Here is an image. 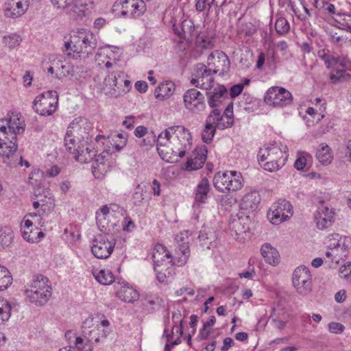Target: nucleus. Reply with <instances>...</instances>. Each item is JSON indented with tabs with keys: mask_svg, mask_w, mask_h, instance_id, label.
<instances>
[{
	"mask_svg": "<svg viewBox=\"0 0 351 351\" xmlns=\"http://www.w3.org/2000/svg\"><path fill=\"white\" fill-rule=\"evenodd\" d=\"M229 173L227 171L225 172H218L217 173L213 178V184L215 189L222 193H227V180L230 178Z\"/></svg>",
	"mask_w": 351,
	"mask_h": 351,
	"instance_id": "nucleus-33",
	"label": "nucleus"
},
{
	"mask_svg": "<svg viewBox=\"0 0 351 351\" xmlns=\"http://www.w3.org/2000/svg\"><path fill=\"white\" fill-rule=\"evenodd\" d=\"M36 198L39 199L41 204V209L44 212L49 211L53 209L55 206L54 199L51 194L47 191H44L43 194L36 195Z\"/></svg>",
	"mask_w": 351,
	"mask_h": 351,
	"instance_id": "nucleus-34",
	"label": "nucleus"
},
{
	"mask_svg": "<svg viewBox=\"0 0 351 351\" xmlns=\"http://www.w3.org/2000/svg\"><path fill=\"white\" fill-rule=\"evenodd\" d=\"M132 84L127 75L121 71L109 73L104 80L103 90L107 95L113 97H120L128 93Z\"/></svg>",
	"mask_w": 351,
	"mask_h": 351,
	"instance_id": "nucleus-5",
	"label": "nucleus"
},
{
	"mask_svg": "<svg viewBox=\"0 0 351 351\" xmlns=\"http://www.w3.org/2000/svg\"><path fill=\"white\" fill-rule=\"evenodd\" d=\"M13 238V232L10 228H0V250L10 245Z\"/></svg>",
	"mask_w": 351,
	"mask_h": 351,
	"instance_id": "nucleus-44",
	"label": "nucleus"
},
{
	"mask_svg": "<svg viewBox=\"0 0 351 351\" xmlns=\"http://www.w3.org/2000/svg\"><path fill=\"white\" fill-rule=\"evenodd\" d=\"M267 64L269 66H276L280 62V57L274 49H269L266 54Z\"/></svg>",
	"mask_w": 351,
	"mask_h": 351,
	"instance_id": "nucleus-53",
	"label": "nucleus"
},
{
	"mask_svg": "<svg viewBox=\"0 0 351 351\" xmlns=\"http://www.w3.org/2000/svg\"><path fill=\"white\" fill-rule=\"evenodd\" d=\"M184 107L191 112L199 114L206 109L204 95L195 88L187 90L183 95Z\"/></svg>",
	"mask_w": 351,
	"mask_h": 351,
	"instance_id": "nucleus-16",
	"label": "nucleus"
},
{
	"mask_svg": "<svg viewBox=\"0 0 351 351\" xmlns=\"http://www.w3.org/2000/svg\"><path fill=\"white\" fill-rule=\"evenodd\" d=\"M97 46L95 35L86 29H79L65 42L64 51L66 56L73 59H85L92 55Z\"/></svg>",
	"mask_w": 351,
	"mask_h": 351,
	"instance_id": "nucleus-2",
	"label": "nucleus"
},
{
	"mask_svg": "<svg viewBox=\"0 0 351 351\" xmlns=\"http://www.w3.org/2000/svg\"><path fill=\"white\" fill-rule=\"evenodd\" d=\"M265 62L267 63L266 54L264 52L261 51L259 53L258 56L256 68L258 70H262Z\"/></svg>",
	"mask_w": 351,
	"mask_h": 351,
	"instance_id": "nucleus-64",
	"label": "nucleus"
},
{
	"mask_svg": "<svg viewBox=\"0 0 351 351\" xmlns=\"http://www.w3.org/2000/svg\"><path fill=\"white\" fill-rule=\"evenodd\" d=\"M119 4L121 14L129 18H138L146 11L145 0H119Z\"/></svg>",
	"mask_w": 351,
	"mask_h": 351,
	"instance_id": "nucleus-18",
	"label": "nucleus"
},
{
	"mask_svg": "<svg viewBox=\"0 0 351 351\" xmlns=\"http://www.w3.org/2000/svg\"><path fill=\"white\" fill-rule=\"evenodd\" d=\"M12 282V278L8 269L0 265V291L7 289Z\"/></svg>",
	"mask_w": 351,
	"mask_h": 351,
	"instance_id": "nucleus-43",
	"label": "nucleus"
},
{
	"mask_svg": "<svg viewBox=\"0 0 351 351\" xmlns=\"http://www.w3.org/2000/svg\"><path fill=\"white\" fill-rule=\"evenodd\" d=\"M96 152L95 148L85 141L82 145H77V152L73 156L76 160L82 163H88L94 159Z\"/></svg>",
	"mask_w": 351,
	"mask_h": 351,
	"instance_id": "nucleus-23",
	"label": "nucleus"
},
{
	"mask_svg": "<svg viewBox=\"0 0 351 351\" xmlns=\"http://www.w3.org/2000/svg\"><path fill=\"white\" fill-rule=\"evenodd\" d=\"M270 318H271L272 322L274 323V326L280 330H282L286 326V321L285 319H280L278 316L275 315V308H272V313L271 314Z\"/></svg>",
	"mask_w": 351,
	"mask_h": 351,
	"instance_id": "nucleus-56",
	"label": "nucleus"
},
{
	"mask_svg": "<svg viewBox=\"0 0 351 351\" xmlns=\"http://www.w3.org/2000/svg\"><path fill=\"white\" fill-rule=\"evenodd\" d=\"M216 112H210L206 118L205 128L202 134V140L204 143H210L215 136L216 127L214 126L215 121H217Z\"/></svg>",
	"mask_w": 351,
	"mask_h": 351,
	"instance_id": "nucleus-26",
	"label": "nucleus"
},
{
	"mask_svg": "<svg viewBox=\"0 0 351 351\" xmlns=\"http://www.w3.org/2000/svg\"><path fill=\"white\" fill-rule=\"evenodd\" d=\"M261 202V195L256 191L247 193L242 198L241 208L247 211L256 210Z\"/></svg>",
	"mask_w": 351,
	"mask_h": 351,
	"instance_id": "nucleus-24",
	"label": "nucleus"
},
{
	"mask_svg": "<svg viewBox=\"0 0 351 351\" xmlns=\"http://www.w3.org/2000/svg\"><path fill=\"white\" fill-rule=\"evenodd\" d=\"M256 32V29L254 25L251 23H245L241 24L237 30L239 34H244L247 36H252Z\"/></svg>",
	"mask_w": 351,
	"mask_h": 351,
	"instance_id": "nucleus-49",
	"label": "nucleus"
},
{
	"mask_svg": "<svg viewBox=\"0 0 351 351\" xmlns=\"http://www.w3.org/2000/svg\"><path fill=\"white\" fill-rule=\"evenodd\" d=\"M51 286L46 276L38 275L30 282L24 291L27 299L36 306L45 305L51 296Z\"/></svg>",
	"mask_w": 351,
	"mask_h": 351,
	"instance_id": "nucleus-4",
	"label": "nucleus"
},
{
	"mask_svg": "<svg viewBox=\"0 0 351 351\" xmlns=\"http://www.w3.org/2000/svg\"><path fill=\"white\" fill-rule=\"evenodd\" d=\"M206 160V156L204 154L195 156L193 158H188L186 162V169L188 171L197 170L200 169Z\"/></svg>",
	"mask_w": 351,
	"mask_h": 351,
	"instance_id": "nucleus-41",
	"label": "nucleus"
},
{
	"mask_svg": "<svg viewBox=\"0 0 351 351\" xmlns=\"http://www.w3.org/2000/svg\"><path fill=\"white\" fill-rule=\"evenodd\" d=\"M214 74L212 68L208 69L204 64L198 63L194 67L190 82L195 87L211 90L214 86Z\"/></svg>",
	"mask_w": 351,
	"mask_h": 351,
	"instance_id": "nucleus-9",
	"label": "nucleus"
},
{
	"mask_svg": "<svg viewBox=\"0 0 351 351\" xmlns=\"http://www.w3.org/2000/svg\"><path fill=\"white\" fill-rule=\"evenodd\" d=\"M230 178L227 180V193L240 190L243 186V179L241 173L236 171H228Z\"/></svg>",
	"mask_w": 351,
	"mask_h": 351,
	"instance_id": "nucleus-29",
	"label": "nucleus"
},
{
	"mask_svg": "<svg viewBox=\"0 0 351 351\" xmlns=\"http://www.w3.org/2000/svg\"><path fill=\"white\" fill-rule=\"evenodd\" d=\"M210 191V184L206 178L202 179L197 185L195 190L194 206L206 203L208 199V193Z\"/></svg>",
	"mask_w": 351,
	"mask_h": 351,
	"instance_id": "nucleus-27",
	"label": "nucleus"
},
{
	"mask_svg": "<svg viewBox=\"0 0 351 351\" xmlns=\"http://www.w3.org/2000/svg\"><path fill=\"white\" fill-rule=\"evenodd\" d=\"M212 5L211 0H197L195 8L199 12H206L208 15Z\"/></svg>",
	"mask_w": 351,
	"mask_h": 351,
	"instance_id": "nucleus-54",
	"label": "nucleus"
},
{
	"mask_svg": "<svg viewBox=\"0 0 351 351\" xmlns=\"http://www.w3.org/2000/svg\"><path fill=\"white\" fill-rule=\"evenodd\" d=\"M250 219L246 217H235L232 219L229 223V228L235 235H241L247 233L250 230Z\"/></svg>",
	"mask_w": 351,
	"mask_h": 351,
	"instance_id": "nucleus-25",
	"label": "nucleus"
},
{
	"mask_svg": "<svg viewBox=\"0 0 351 351\" xmlns=\"http://www.w3.org/2000/svg\"><path fill=\"white\" fill-rule=\"evenodd\" d=\"M257 158L258 162L267 161H276L285 162L282 149L276 144L264 146L260 148Z\"/></svg>",
	"mask_w": 351,
	"mask_h": 351,
	"instance_id": "nucleus-19",
	"label": "nucleus"
},
{
	"mask_svg": "<svg viewBox=\"0 0 351 351\" xmlns=\"http://www.w3.org/2000/svg\"><path fill=\"white\" fill-rule=\"evenodd\" d=\"M74 344H75V348H73L74 349L76 348L78 351H93V346L91 345L90 341H88V339L86 341V346L88 347L87 350H83V347L84 346L85 343H84V339L80 337H75Z\"/></svg>",
	"mask_w": 351,
	"mask_h": 351,
	"instance_id": "nucleus-55",
	"label": "nucleus"
},
{
	"mask_svg": "<svg viewBox=\"0 0 351 351\" xmlns=\"http://www.w3.org/2000/svg\"><path fill=\"white\" fill-rule=\"evenodd\" d=\"M265 101L274 107L283 108L292 103V95L287 89L274 86L269 88L265 96Z\"/></svg>",
	"mask_w": 351,
	"mask_h": 351,
	"instance_id": "nucleus-15",
	"label": "nucleus"
},
{
	"mask_svg": "<svg viewBox=\"0 0 351 351\" xmlns=\"http://www.w3.org/2000/svg\"><path fill=\"white\" fill-rule=\"evenodd\" d=\"M329 330L335 334L341 333L345 327L343 324L337 322H331L328 324Z\"/></svg>",
	"mask_w": 351,
	"mask_h": 351,
	"instance_id": "nucleus-61",
	"label": "nucleus"
},
{
	"mask_svg": "<svg viewBox=\"0 0 351 351\" xmlns=\"http://www.w3.org/2000/svg\"><path fill=\"white\" fill-rule=\"evenodd\" d=\"M56 77L61 79L63 77L73 76L75 72V67L69 64H63L62 62L58 60L56 64Z\"/></svg>",
	"mask_w": 351,
	"mask_h": 351,
	"instance_id": "nucleus-35",
	"label": "nucleus"
},
{
	"mask_svg": "<svg viewBox=\"0 0 351 351\" xmlns=\"http://www.w3.org/2000/svg\"><path fill=\"white\" fill-rule=\"evenodd\" d=\"M11 315V305L5 302L0 306V324L8 321Z\"/></svg>",
	"mask_w": 351,
	"mask_h": 351,
	"instance_id": "nucleus-50",
	"label": "nucleus"
},
{
	"mask_svg": "<svg viewBox=\"0 0 351 351\" xmlns=\"http://www.w3.org/2000/svg\"><path fill=\"white\" fill-rule=\"evenodd\" d=\"M206 95L208 106L212 108L219 106L224 99L228 98L227 89L223 85L215 87L213 90H207Z\"/></svg>",
	"mask_w": 351,
	"mask_h": 351,
	"instance_id": "nucleus-22",
	"label": "nucleus"
},
{
	"mask_svg": "<svg viewBox=\"0 0 351 351\" xmlns=\"http://www.w3.org/2000/svg\"><path fill=\"white\" fill-rule=\"evenodd\" d=\"M189 241H186V243H178L177 248L180 253L182 254V256L179 257L176 261V265L178 267L184 266L188 261L190 256L189 250Z\"/></svg>",
	"mask_w": 351,
	"mask_h": 351,
	"instance_id": "nucleus-40",
	"label": "nucleus"
},
{
	"mask_svg": "<svg viewBox=\"0 0 351 351\" xmlns=\"http://www.w3.org/2000/svg\"><path fill=\"white\" fill-rule=\"evenodd\" d=\"M315 216L317 227L320 230L328 228L333 223L334 212L332 208L324 206L323 202Z\"/></svg>",
	"mask_w": 351,
	"mask_h": 351,
	"instance_id": "nucleus-21",
	"label": "nucleus"
},
{
	"mask_svg": "<svg viewBox=\"0 0 351 351\" xmlns=\"http://www.w3.org/2000/svg\"><path fill=\"white\" fill-rule=\"evenodd\" d=\"M275 29L279 35H285L290 29L289 23L285 18L279 17L276 21Z\"/></svg>",
	"mask_w": 351,
	"mask_h": 351,
	"instance_id": "nucleus-45",
	"label": "nucleus"
},
{
	"mask_svg": "<svg viewBox=\"0 0 351 351\" xmlns=\"http://www.w3.org/2000/svg\"><path fill=\"white\" fill-rule=\"evenodd\" d=\"M191 148V136L182 125L169 127L163 130L157 138V151L163 160L178 162Z\"/></svg>",
	"mask_w": 351,
	"mask_h": 351,
	"instance_id": "nucleus-1",
	"label": "nucleus"
},
{
	"mask_svg": "<svg viewBox=\"0 0 351 351\" xmlns=\"http://www.w3.org/2000/svg\"><path fill=\"white\" fill-rule=\"evenodd\" d=\"M152 259L154 262V267L155 266H173L176 265V262L173 261V256L168 251L167 247L160 243H157L152 253Z\"/></svg>",
	"mask_w": 351,
	"mask_h": 351,
	"instance_id": "nucleus-20",
	"label": "nucleus"
},
{
	"mask_svg": "<svg viewBox=\"0 0 351 351\" xmlns=\"http://www.w3.org/2000/svg\"><path fill=\"white\" fill-rule=\"evenodd\" d=\"M13 6H15L16 8H14V12H11V14L13 17H17L22 15L25 12V11L27 9L28 3L27 1L23 3L20 1L13 3L12 7Z\"/></svg>",
	"mask_w": 351,
	"mask_h": 351,
	"instance_id": "nucleus-51",
	"label": "nucleus"
},
{
	"mask_svg": "<svg viewBox=\"0 0 351 351\" xmlns=\"http://www.w3.org/2000/svg\"><path fill=\"white\" fill-rule=\"evenodd\" d=\"M338 64L348 71H351V59L348 56H339Z\"/></svg>",
	"mask_w": 351,
	"mask_h": 351,
	"instance_id": "nucleus-63",
	"label": "nucleus"
},
{
	"mask_svg": "<svg viewBox=\"0 0 351 351\" xmlns=\"http://www.w3.org/2000/svg\"><path fill=\"white\" fill-rule=\"evenodd\" d=\"M116 244V240L112 235L107 234H97L93 241L91 251L97 258L105 259L112 253Z\"/></svg>",
	"mask_w": 351,
	"mask_h": 351,
	"instance_id": "nucleus-8",
	"label": "nucleus"
},
{
	"mask_svg": "<svg viewBox=\"0 0 351 351\" xmlns=\"http://www.w3.org/2000/svg\"><path fill=\"white\" fill-rule=\"evenodd\" d=\"M216 112L217 121H215L214 126L219 130H224L232 126L234 121L232 119H226L223 115H221V110L217 108L213 109L210 112Z\"/></svg>",
	"mask_w": 351,
	"mask_h": 351,
	"instance_id": "nucleus-38",
	"label": "nucleus"
},
{
	"mask_svg": "<svg viewBox=\"0 0 351 351\" xmlns=\"http://www.w3.org/2000/svg\"><path fill=\"white\" fill-rule=\"evenodd\" d=\"M175 84L171 81H167L159 84L155 90V96L160 100H163L173 95Z\"/></svg>",
	"mask_w": 351,
	"mask_h": 351,
	"instance_id": "nucleus-31",
	"label": "nucleus"
},
{
	"mask_svg": "<svg viewBox=\"0 0 351 351\" xmlns=\"http://www.w3.org/2000/svg\"><path fill=\"white\" fill-rule=\"evenodd\" d=\"M325 244L328 248L326 256L330 258L332 261L338 263L346 256L350 239L339 234H332L326 238Z\"/></svg>",
	"mask_w": 351,
	"mask_h": 351,
	"instance_id": "nucleus-6",
	"label": "nucleus"
},
{
	"mask_svg": "<svg viewBox=\"0 0 351 351\" xmlns=\"http://www.w3.org/2000/svg\"><path fill=\"white\" fill-rule=\"evenodd\" d=\"M157 280L161 283H169L173 279L174 269L173 266H162L154 267Z\"/></svg>",
	"mask_w": 351,
	"mask_h": 351,
	"instance_id": "nucleus-30",
	"label": "nucleus"
},
{
	"mask_svg": "<svg viewBox=\"0 0 351 351\" xmlns=\"http://www.w3.org/2000/svg\"><path fill=\"white\" fill-rule=\"evenodd\" d=\"M84 134L85 129L77 122L73 121L69 124L64 136V146L69 153L75 154L77 145H82L85 142Z\"/></svg>",
	"mask_w": 351,
	"mask_h": 351,
	"instance_id": "nucleus-10",
	"label": "nucleus"
},
{
	"mask_svg": "<svg viewBox=\"0 0 351 351\" xmlns=\"http://www.w3.org/2000/svg\"><path fill=\"white\" fill-rule=\"evenodd\" d=\"M261 252L266 263L277 265L280 262L279 253L270 243H266L261 246Z\"/></svg>",
	"mask_w": 351,
	"mask_h": 351,
	"instance_id": "nucleus-28",
	"label": "nucleus"
},
{
	"mask_svg": "<svg viewBox=\"0 0 351 351\" xmlns=\"http://www.w3.org/2000/svg\"><path fill=\"white\" fill-rule=\"evenodd\" d=\"M293 215V206L289 202L280 199L272 204L267 215L271 223L278 225Z\"/></svg>",
	"mask_w": 351,
	"mask_h": 351,
	"instance_id": "nucleus-13",
	"label": "nucleus"
},
{
	"mask_svg": "<svg viewBox=\"0 0 351 351\" xmlns=\"http://www.w3.org/2000/svg\"><path fill=\"white\" fill-rule=\"evenodd\" d=\"M83 334L88 341H94L99 343L105 339L110 333L109 329H101L99 325V315L97 317L89 316L83 322Z\"/></svg>",
	"mask_w": 351,
	"mask_h": 351,
	"instance_id": "nucleus-12",
	"label": "nucleus"
},
{
	"mask_svg": "<svg viewBox=\"0 0 351 351\" xmlns=\"http://www.w3.org/2000/svg\"><path fill=\"white\" fill-rule=\"evenodd\" d=\"M93 276L98 282L104 285H110L114 281V276L110 270L101 269L99 271H94Z\"/></svg>",
	"mask_w": 351,
	"mask_h": 351,
	"instance_id": "nucleus-37",
	"label": "nucleus"
},
{
	"mask_svg": "<svg viewBox=\"0 0 351 351\" xmlns=\"http://www.w3.org/2000/svg\"><path fill=\"white\" fill-rule=\"evenodd\" d=\"M113 144H112L117 152H120L126 145L128 138L127 134L119 133L112 138Z\"/></svg>",
	"mask_w": 351,
	"mask_h": 351,
	"instance_id": "nucleus-47",
	"label": "nucleus"
},
{
	"mask_svg": "<svg viewBox=\"0 0 351 351\" xmlns=\"http://www.w3.org/2000/svg\"><path fill=\"white\" fill-rule=\"evenodd\" d=\"M136 226L132 221V219L127 216L124 218L123 221L122 222V228L123 231L127 232H132L135 228Z\"/></svg>",
	"mask_w": 351,
	"mask_h": 351,
	"instance_id": "nucleus-59",
	"label": "nucleus"
},
{
	"mask_svg": "<svg viewBox=\"0 0 351 351\" xmlns=\"http://www.w3.org/2000/svg\"><path fill=\"white\" fill-rule=\"evenodd\" d=\"M113 215V213L110 212V208L108 206H103L99 212L96 213L97 224L101 232L106 231L104 225L105 220L106 218H109Z\"/></svg>",
	"mask_w": 351,
	"mask_h": 351,
	"instance_id": "nucleus-36",
	"label": "nucleus"
},
{
	"mask_svg": "<svg viewBox=\"0 0 351 351\" xmlns=\"http://www.w3.org/2000/svg\"><path fill=\"white\" fill-rule=\"evenodd\" d=\"M119 296L125 302L133 303L138 298V293L132 287L128 286L121 289Z\"/></svg>",
	"mask_w": 351,
	"mask_h": 351,
	"instance_id": "nucleus-39",
	"label": "nucleus"
},
{
	"mask_svg": "<svg viewBox=\"0 0 351 351\" xmlns=\"http://www.w3.org/2000/svg\"><path fill=\"white\" fill-rule=\"evenodd\" d=\"M308 156L306 153L299 156L294 162V167L298 170H303L306 165V157Z\"/></svg>",
	"mask_w": 351,
	"mask_h": 351,
	"instance_id": "nucleus-60",
	"label": "nucleus"
},
{
	"mask_svg": "<svg viewBox=\"0 0 351 351\" xmlns=\"http://www.w3.org/2000/svg\"><path fill=\"white\" fill-rule=\"evenodd\" d=\"M244 85L241 84H237L233 85L230 90V95L231 98H235L239 96L243 91Z\"/></svg>",
	"mask_w": 351,
	"mask_h": 351,
	"instance_id": "nucleus-62",
	"label": "nucleus"
},
{
	"mask_svg": "<svg viewBox=\"0 0 351 351\" xmlns=\"http://www.w3.org/2000/svg\"><path fill=\"white\" fill-rule=\"evenodd\" d=\"M180 30L173 25V30L176 34H177L180 38L184 39H189L191 36H192L193 33L195 30V27L193 25V23L191 21L185 20L180 25Z\"/></svg>",
	"mask_w": 351,
	"mask_h": 351,
	"instance_id": "nucleus-32",
	"label": "nucleus"
},
{
	"mask_svg": "<svg viewBox=\"0 0 351 351\" xmlns=\"http://www.w3.org/2000/svg\"><path fill=\"white\" fill-rule=\"evenodd\" d=\"M155 143H157L156 136L152 134L150 136H147L145 138H143L142 141H141L139 145L141 147H145L146 149H148L149 147H152Z\"/></svg>",
	"mask_w": 351,
	"mask_h": 351,
	"instance_id": "nucleus-58",
	"label": "nucleus"
},
{
	"mask_svg": "<svg viewBox=\"0 0 351 351\" xmlns=\"http://www.w3.org/2000/svg\"><path fill=\"white\" fill-rule=\"evenodd\" d=\"M58 95L56 90H48L36 97L33 102V109L41 116H50L58 108Z\"/></svg>",
	"mask_w": 351,
	"mask_h": 351,
	"instance_id": "nucleus-7",
	"label": "nucleus"
},
{
	"mask_svg": "<svg viewBox=\"0 0 351 351\" xmlns=\"http://www.w3.org/2000/svg\"><path fill=\"white\" fill-rule=\"evenodd\" d=\"M292 282L297 293L302 296L312 291V276L308 267H298L293 271Z\"/></svg>",
	"mask_w": 351,
	"mask_h": 351,
	"instance_id": "nucleus-11",
	"label": "nucleus"
},
{
	"mask_svg": "<svg viewBox=\"0 0 351 351\" xmlns=\"http://www.w3.org/2000/svg\"><path fill=\"white\" fill-rule=\"evenodd\" d=\"M21 39L17 34L5 36L3 38V43L9 49H14L20 45Z\"/></svg>",
	"mask_w": 351,
	"mask_h": 351,
	"instance_id": "nucleus-46",
	"label": "nucleus"
},
{
	"mask_svg": "<svg viewBox=\"0 0 351 351\" xmlns=\"http://www.w3.org/2000/svg\"><path fill=\"white\" fill-rule=\"evenodd\" d=\"M322 58L328 68H330L335 64H338L339 57H335L331 55L324 53L322 56Z\"/></svg>",
	"mask_w": 351,
	"mask_h": 351,
	"instance_id": "nucleus-57",
	"label": "nucleus"
},
{
	"mask_svg": "<svg viewBox=\"0 0 351 351\" xmlns=\"http://www.w3.org/2000/svg\"><path fill=\"white\" fill-rule=\"evenodd\" d=\"M330 149L327 145H321L320 147L317 149L316 157L318 160L323 165H328L332 160V156Z\"/></svg>",
	"mask_w": 351,
	"mask_h": 351,
	"instance_id": "nucleus-42",
	"label": "nucleus"
},
{
	"mask_svg": "<svg viewBox=\"0 0 351 351\" xmlns=\"http://www.w3.org/2000/svg\"><path fill=\"white\" fill-rule=\"evenodd\" d=\"M259 164L265 171L274 172L278 171L281 167H282L285 162L265 160L263 162H259Z\"/></svg>",
	"mask_w": 351,
	"mask_h": 351,
	"instance_id": "nucleus-48",
	"label": "nucleus"
},
{
	"mask_svg": "<svg viewBox=\"0 0 351 351\" xmlns=\"http://www.w3.org/2000/svg\"><path fill=\"white\" fill-rule=\"evenodd\" d=\"M132 199L134 201V204L136 206H139L141 204H143L145 199V194L143 191V189L141 188L140 184H138L136 186L135 191L132 195Z\"/></svg>",
	"mask_w": 351,
	"mask_h": 351,
	"instance_id": "nucleus-52",
	"label": "nucleus"
},
{
	"mask_svg": "<svg viewBox=\"0 0 351 351\" xmlns=\"http://www.w3.org/2000/svg\"><path fill=\"white\" fill-rule=\"evenodd\" d=\"M215 34L208 29L200 31L196 36L192 56L197 59L205 52L211 50L215 46Z\"/></svg>",
	"mask_w": 351,
	"mask_h": 351,
	"instance_id": "nucleus-14",
	"label": "nucleus"
},
{
	"mask_svg": "<svg viewBox=\"0 0 351 351\" xmlns=\"http://www.w3.org/2000/svg\"><path fill=\"white\" fill-rule=\"evenodd\" d=\"M208 66L212 68L214 73H219L223 75L229 71L230 61L223 51L216 50L209 54Z\"/></svg>",
	"mask_w": 351,
	"mask_h": 351,
	"instance_id": "nucleus-17",
	"label": "nucleus"
},
{
	"mask_svg": "<svg viewBox=\"0 0 351 351\" xmlns=\"http://www.w3.org/2000/svg\"><path fill=\"white\" fill-rule=\"evenodd\" d=\"M24 130L23 123L19 118L0 120V155L10 158L16 152V134Z\"/></svg>",
	"mask_w": 351,
	"mask_h": 351,
	"instance_id": "nucleus-3",
	"label": "nucleus"
}]
</instances>
